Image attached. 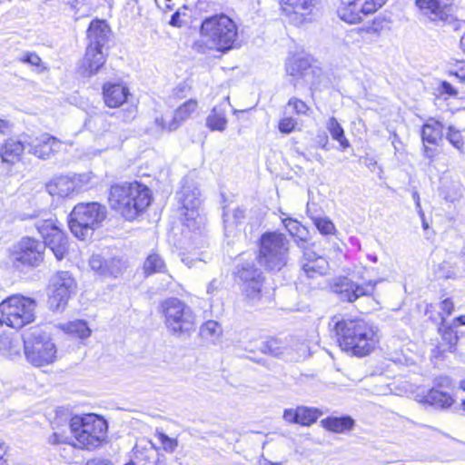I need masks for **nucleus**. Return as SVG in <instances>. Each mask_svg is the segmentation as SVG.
Returning a JSON list of instances; mask_svg holds the SVG:
<instances>
[{
  "label": "nucleus",
  "instance_id": "f257e3e1",
  "mask_svg": "<svg viewBox=\"0 0 465 465\" xmlns=\"http://www.w3.org/2000/svg\"><path fill=\"white\" fill-rule=\"evenodd\" d=\"M330 327L341 349L353 356L369 355L379 342L377 327L362 319L340 320L335 316Z\"/></svg>",
  "mask_w": 465,
  "mask_h": 465
},
{
  "label": "nucleus",
  "instance_id": "f03ea898",
  "mask_svg": "<svg viewBox=\"0 0 465 465\" xmlns=\"http://www.w3.org/2000/svg\"><path fill=\"white\" fill-rule=\"evenodd\" d=\"M200 36L193 47L201 53L214 51L226 54L236 47L239 28L233 19L225 14L205 17L200 26Z\"/></svg>",
  "mask_w": 465,
  "mask_h": 465
},
{
  "label": "nucleus",
  "instance_id": "7ed1b4c3",
  "mask_svg": "<svg viewBox=\"0 0 465 465\" xmlns=\"http://www.w3.org/2000/svg\"><path fill=\"white\" fill-rule=\"evenodd\" d=\"M109 204L128 221L134 220L150 205V189L137 182L113 184L109 191Z\"/></svg>",
  "mask_w": 465,
  "mask_h": 465
},
{
  "label": "nucleus",
  "instance_id": "20e7f679",
  "mask_svg": "<svg viewBox=\"0 0 465 465\" xmlns=\"http://www.w3.org/2000/svg\"><path fill=\"white\" fill-rule=\"evenodd\" d=\"M70 429L75 440L72 445L80 449L94 450L104 440L107 422L94 413L75 415L70 420Z\"/></svg>",
  "mask_w": 465,
  "mask_h": 465
},
{
  "label": "nucleus",
  "instance_id": "39448f33",
  "mask_svg": "<svg viewBox=\"0 0 465 465\" xmlns=\"http://www.w3.org/2000/svg\"><path fill=\"white\" fill-rule=\"evenodd\" d=\"M167 331L176 337L190 335L195 329V314L192 308L178 298H167L160 304Z\"/></svg>",
  "mask_w": 465,
  "mask_h": 465
},
{
  "label": "nucleus",
  "instance_id": "423d86ee",
  "mask_svg": "<svg viewBox=\"0 0 465 465\" xmlns=\"http://www.w3.org/2000/svg\"><path fill=\"white\" fill-rule=\"evenodd\" d=\"M106 208L96 202L76 204L68 217L72 233L82 240L90 237L106 218Z\"/></svg>",
  "mask_w": 465,
  "mask_h": 465
},
{
  "label": "nucleus",
  "instance_id": "0eeeda50",
  "mask_svg": "<svg viewBox=\"0 0 465 465\" xmlns=\"http://www.w3.org/2000/svg\"><path fill=\"white\" fill-rule=\"evenodd\" d=\"M36 302L29 297L14 295L0 303V322L20 329L35 321Z\"/></svg>",
  "mask_w": 465,
  "mask_h": 465
},
{
  "label": "nucleus",
  "instance_id": "6e6552de",
  "mask_svg": "<svg viewBox=\"0 0 465 465\" xmlns=\"http://www.w3.org/2000/svg\"><path fill=\"white\" fill-rule=\"evenodd\" d=\"M260 263L269 270H281L286 265L289 254V241L281 232H265L260 240Z\"/></svg>",
  "mask_w": 465,
  "mask_h": 465
},
{
  "label": "nucleus",
  "instance_id": "1a4fd4ad",
  "mask_svg": "<svg viewBox=\"0 0 465 465\" xmlns=\"http://www.w3.org/2000/svg\"><path fill=\"white\" fill-rule=\"evenodd\" d=\"M45 244L32 237H24L10 250V261L23 271L38 267L44 262Z\"/></svg>",
  "mask_w": 465,
  "mask_h": 465
},
{
  "label": "nucleus",
  "instance_id": "9d476101",
  "mask_svg": "<svg viewBox=\"0 0 465 465\" xmlns=\"http://www.w3.org/2000/svg\"><path fill=\"white\" fill-rule=\"evenodd\" d=\"M255 255H250L247 260H242L235 266L234 275L242 282V291L245 298L252 304L262 297V273L256 267Z\"/></svg>",
  "mask_w": 465,
  "mask_h": 465
},
{
  "label": "nucleus",
  "instance_id": "9b49d317",
  "mask_svg": "<svg viewBox=\"0 0 465 465\" xmlns=\"http://www.w3.org/2000/svg\"><path fill=\"white\" fill-rule=\"evenodd\" d=\"M285 70L291 77L290 82L296 89L313 87L321 82V69L312 66L310 59L303 55L295 54L289 57L285 63Z\"/></svg>",
  "mask_w": 465,
  "mask_h": 465
},
{
  "label": "nucleus",
  "instance_id": "f8f14e48",
  "mask_svg": "<svg viewBox=\"0 0 465 465\" xmlns=\"http://www.w3.org/2000/svg\"><path fill=\"white\" fill-rule=\"evenodd\" d=\"M35 228L42 235L45 248L48 247L57 260L64 258L68 251V240L65 234L51 218L36 221Z\"/></svg>",
  "mask_w": 465,
  "mask_h": 465
},
{
  "label": "nucleus",
  "instance_id": "ddd939ff",
  "mask_svg": "<svg viewBox=\"0 0 465 465\" xmlns=\"http://www.w3.org/2000/svg\"><path fill=\"white\" fill-rule=\"evenodd\" d=\"M376 283L375 281L371 280L365 282H359L343 276L333 280L331 290L337 294L341 301L354 302L362 296H371L374 292Z\"/></svg>",
  "mask_w": 465,
  "mask_h": 465
},
{
  "label": "nucleus",
  "instance_id": "4468645a",
  "mask_svg": "<svg viewBox=\"0 0 465 465\" xmlns=\"http://www.w3.org/2000/svg\"><path fill=\"white\" fill-rule=\"evenodd\" d=\"M75 288V281L68 272H57L51 279L48 299L50 308L53 311L64 309Z\"/></svg>",
  "mask_w": 465,
  "mask_h": 465
},
{
  "label": "nucleus",
  "instance_id": "2eb2a0df",
  "mask_svg": "<svg viewBox=\"0 0 465 465\" xmlns=\"http://www.w3.org/2000/svg\"><path fill=\"white\" fill-rule=\"evenodd\" d=\"M182 189L177 193L178 200L182 203V215L186 221H196L200 217L199 208L202 203L200 191L193 180L183 178Z\"/></svg>",
  "mask_w": 465,
  "mask_h": 465
},
{
  "label": "nucleus",
  "instance_id": "dca6fc26",
  "mask_svg": "<svg viewBox=\"0 0 465 465\" xmlns=\"http://www.w3.org/2000/svg\"><path fill=\"white\" fill-rule=\"evenodd\" d=\"M415 4L432 22L451 24L456 21L451 0H415Z\"/></svg>",
  "mask_w": 465,
  "mask_h": 465
},
{
  "label": "nucleus",
  "instance_id": "f3484780",
  "mask_svg": "<svg viewBox=\"0 0 465 465\" xmlns=\"http://www.w3.org/2000/svg\"><path fill=\"white\" fill-rule=\"evenodd\" d=\"M25 354L27 361L36 367L51 364L56 358V348L53 341H25Z\"/></svg>",
  "mask_w": 465,
  "mask_h": 465
},
{
  "label": "nucleus",
  "instance_id": "a211bd4d",
  "mask_svg": "<svg viewBox=\"0 0 465 465\" xmlns=\"http://www.w3.org/2000/svg\"><path fill=\"white\" fill-rule=\"evenodd\" d=\"M61 143L55 137L44 134L27 142V152L39 159H49L59 150Z\"/></svg>",
  "mask_w": 465,
  "mask_h": 465
},
{
  "label": "nucleus",
  "instance_id": "6ab92c4d",
  "mask_svg": "<svg viewBox=\"0 0 465 465\" xmlns=\"http://www.w3.org/2000/svg\"><path fill=\"white\" fill-rule=\"evenodd\" d=\"M112 31L104 20H93L87 29V46L107 50Z\"/></svg>",
  "mask_w": 465,
  "mask_h": 465
},
{
  "label": "nucleus",
  "instance_id": "aec40b11",
  "mask_svg": "<svg viewBox=\"0 0 465 465\" xmlns=\"http://www.w3.org/2000/svg\"><path fill=\"white\" fill-rule=\"evenodd\" d=\"M322 415L316 408L299 406L295 409H286L283 412V419L290 423L310 426L314 423Z\"/></svg>",
  "mask_w": 465,
  "mask_h": 465
},
{
  "label": "nucleus",
  "instance_id": "412c9836",
  "mask_svg": "<svg viewBox=\"0 0 465 465\" xmlns=\"http://www.w3.org/2000/svg\"><path fill=\"white\" fill-rule=\"evenodd\" d=\"M302 267L309 278H314L326 272L328 262L324 257L318 255L313 250L307 248L303 252Z\"/></svg>",
  "mask_w": 465,
  "mask_h": 465
},
{
  "label": "nucleus",
  "instance_id": "4be33fe9",
  "mask_svg": "<svg viewBox=\"0 0 465 465\" xmlns=\"http://www.w3.org/2000/svg\"><path fill=\"white\" fill-rule=\"evenodd\" d=\"M130 94L128 87L114 83H105L103 86V96L107 106L115 108L123 105Z\"/></svg>",
  "mask_w": 465,
  "mask_h": 465
},
{
  "label": "nucleus",
  "instance_id": "5701e85b",
  "mask_svg": "<svg viewBox=\"0 0 465 465\" xmlns=\"http://www.w3.org/2000/svg\"><path fill=\"white\" fill-rule=\"evenodd\" d=\"M197 108V102L195 100H188L184 104H183L173 114L172 121L169 123L168 126L165 124L164 119L162 117L161 119L156 118L155 122L158 125H160L163 129H167L168 131L176 130L180 124L190 117L192 113H193Z\"/></svg>",
  "mask_w": 465,
  "mask_h": 465
},
{
  "label": "nucleus",
  "instance_id": "b1692460",
  "mask_svg": "<svg viewBox=\"0 0 465 465\" xmlns=\"http://www.w3.org/2000/svg\"><path fill=\"white\" fill-rule=\"evenodd\" d=\"M230 106L229 97L214 106L206 118L205 125L211 131L223 132L227 126L226 110Z\"/></svg>",
  "mask_w": 465,
  "mask_h": 465
},
{
  "label": "nucleus",
  "instance_id": "393cba45",
  "mask_svg": "<svg viewBox=\"0 0 465 465\" xmlns=\"http://www.w3.org/2000/svg\"><path fill=\"white\" fill-rule=\"evenodd\" d=\"M25 149H27V142H21L15 138L5 140L0 150L2 162L15 164L20 160Z\"/></svg>",
  "mask_w": 465,
  "mask_h": 465
},
{
  "label": "nucleus",
  "instance_id": "a878e982",
  "mask_svg": "<svg viewBox=\"0 0 465 465\" xmlns=\"http://www.w3.org/2000/svg\"><path fill=\"white\" fill-rule=\"evenodd\" d=\"M106 51L103 49L86 47L85 54L83 61V68L84 74L92 75L96 74L106 61Z\"/></svg>",
  "mask_w": 465,
  "mask_h": 465
},
{
  "label": "nucleus",
  "instance_id": "bb28decb",
  "mask_svg": "<svg viewBox=\"0 0 465 465\" xmlns=\"http://www.w3.org/2000/svg\"><path fill=\"white\" fill-rule=\"evenodd\" d=\"M74 183L72 177L60 175L48 182L45 188L48 193L53 196L67 197L76 192Z\"/></svg>",
  "mask_w": 465,
  "mask_h": 465
},
{
  "label": "nucleus",
  "instance_id": "cd10ccee",
  "mask_svg": "<svg viewBox=\"0 0 465 465\" xmlns=\"http://www.w3.org/2000/svg\"><path fill=\"white\" fill-rule=\"evenodd\" d=\"M338 14L341 20L349 24L359 23L365 15L361 0H353L342 5L339 7Z\"/></svg>",
  "mask_w": 465,
  "mask_h": 465
},
{
  "label": "nucleus",
  "instance_id": "c85d7f7f",
  "mask_svg": "<svg viewBox=\"0 0 465 465\" xmlns=\"http://www.w3.org/2000/svg\"><path fill=\"white\" fill-rule=\"evenodd\" d=\"M423 402L437 409L446 410L454 403V399L449 392L432 388L423 396Z\"/></svg>",
  "mask_w": 465,
  "mask_h": 465
},
{
  "label": "nucleus",
  "instance_id": "c756f323",
  "mask_svg": "<svg viewBox=\"0 0 465 465\" xmlns=\"http://www.w3.org/2000/svg\"><path fill=\"white\" fill-rule=\"evenodd\" d=\"M315 0H281L282 11L286 15H300L301 17L311 13Z\"/></svg>",
  "mask_w": 465,
  "mask_h": 465
},
{
  "label": "nucleus",
  "instance_id": "7c9ffc66",
  "mask_svg": "<svg viewBox=\"0 0 465 465\" xmlns=\"http://www.w3.org/2000/svg\"><path fill=\"white\" fill-rule=\"evenodd\" d=\"M443 135V125L440 122L430 119L421 128V139L423 144L437 145Z\"/></svg>",
  "mask_w": 465,
  "mask_h": 465
},
{
  "label": "nucleus",
  "instance_id": "2f4dec72",
  "mask_svg": "<svg viewBox=\"0 0 465 465\" xmlns=\"http://www.w3.org/2000/svg\"><path fill=\"white\" fill-rule=\"evenodd\" d=\"M321 425L331 432L343 433L352 430L354 420L350 416L327 417L321 420Z\"/></svg>",
  "mask_w": 465,
  "mask_h": 465
},
{
  "label": "nucleus",
  "instance_id": "473e14b6",
  "mask_svg": "<svg viewBox=\"0 0 465 465\" xmlns=\"http://www.w3.org/2000/svg\"><path fill=\"white\" fill-rule=\"evenodd\" d=\"M326 128L331 138L339 143L341 151L344 152L351 146L349 140L345 136L343 128L335 117L329 118L326 123Z\"/></svg>",
  "mask_w": 465,
  "mask_h": 465
},
{
  "label": "nucleus",
  "instance_id": "72a5a7b5",
  "mask_svg": "<svg viewBox=\"0 0 465 465\" xmlns=\"http://www.w3.org/2000/svg\"><path fill=\"white\" fill-rule=\"evenodd\" d=\"M245 217V210L241 207L230 208L229 206L223 207V218L224 229L226 232H232V229Z\"/></svg>",
  "mask_w": 465,
  "mask_h": 465
},
{
  "label": "nucleus",
  "instance_id": "f704fd0d",
  "mask_svg": "<svg viewBox=\"0 0 465 465\" xmlns=\"http://www.w3.org/2000/svg\"><path fill=\"white\" fill-rule=\"evenodd\" d=\"M63 330L73 336L80 339H84L90 336L91 330L87 322L84 320H75L67 322L63 326Z\"/></svg>",
  "mask_w": 465,
  "mask_h": 465
},
{
  "label": "nucleus",
  "instance_id": "c9c22d12",
  "mask_svg": "<svg viewBox=\"0 0 465 465\" xmlns=\"http://www.w3.org/2000/svg\"><path fill=\"white\" fill-rule=\"evenodd\" d=\"M282 223L292 236L297 237L302 242H306L308 232L297 220L283 218Z\"/></svg>",
  "mask_w": 465,
  "mask_h": 465
},
{
  "label": "nucleus",
  "instance_id": "e433bc0d",
  "mask_svg": "<svg viewBox=\"0 0 465 465\" xmlns=\"http://www.w3.org/2000/svg\"><path fill=\"white\" fill-rule=\"evenodd\" d=\"M164 269L165 262L157 253L150 254L143 263L144 273L147 275L164 272Z\"/></svg>",
  "mask_w": 465,
  "mask_h": 465
},
{
  "label": "nucleus",
  "instance_id": "4c0bfd02",
  "mask_svg": "<svg viewBox=\"0 0 465 465\" xmlns=\"http://www.w3.org/2000/svg\"><path fill=\"white\" fill-rule=\"evenodd\" d=\"M125 268V262L116 257L105 260L104 268L103 269V276L117 277L122 274Z\"/></svg>",
  "mask_w": 465,
  "mask_h": 465
},
{
  "label": "nucleus",
  "instance_id": "58836bf2",
  "mask_svg": "<svg viewBox=\"0 0 465 465\" xmlns=\"http://www.w3.org/2000/svg\"><path fill=\"white\" fill-rule=\"evenodd\" d=\"M200 332L203 338L214 342L221 336L223 330L217 322L208 321L202 325Z\"/></svg>",
  "mask_w": 465,
  "mask_h": 465
},
{
  "label": "nucleus",
  "instance_id": "ea45409f",
  "mask_svg": "<svg viewBox=\"0 0 465 465\" xmlns=\"http://www.w3.org/2000/svg\"><path fill=\"white\" fill-rule=\"evenodd\" d=\"M260 351L264 354H270L273 357H281L284 354L285 347L282 345L281 341L277 339H270L261 344Z\"/></svg>",
  "mask_w": 465,
  "mask_h": 465
},
{
  "label": "nucleus",
  "instance_id": "a19ab883",
  "mask_svg": "<svg viewBox=\"0 0 465 465\" xmlns=\"http://www.w3.org/2000/svg\"><path fill=\"white\" fill-rule=\"evenodd\" d=\"M313 224L322 235L333 234L336 232L333 223L326 216L310 215Z\"/></svg>",
  "mask_w": 465,
  "mask_h": 465
},
{
  "label": "nucleus",
  "instance_id": "79ce46f5",
  "mask_svg": "<svg viewBox=\"0 0 465 465\" xmlns=\"http://www.w3.org/2000/svg\"><path fill=\"white\" fill-rule=\"evenodd\" d=\"M20 61L22 63L28 64H30L32 66H35L37 68V72L38 73H41V72H43L45 69L44 66H42V60H41V58L38 56L37 54H35L34 52H27V53H25L20 58Z\"/></svg>",
  "mask_w": 465,
  "mask_h": 465
},
{
  "label": "nucleus",
  "instance_id": "37998d69",
  "mask_svg": "<svg viewBox=\"0 0 465 465\" xmlns=\"http://www.w3.org/2000/svg\"><path fill=\"white\" fill-rule=\"evenodd\" d=\"M447 140L458 150H461L463 145V140L461 134L459 130L450 126L446 134Z\"/></svg>",
  "mask_w": 465,
  "mask_h": 465
},
{
  "label": "nucleus",
  "instance_id": "c03bdc74",
  "mask_svg": "<svg viewBox=\"0 0 465 465\" xmlns=\"http://www.w3.org/2000/svg\"><path fill=\"white\" fill-rule=\"evenodd\" d=\"M386 1L387 0H361L364 15H368L375 13L386 3Z\"/></svg>",
  "mask_w": 465,
  "mask_h": 465
},
{
  "label": "nucleus",
  "instance_id": "a18cd8bd",
  "mask_svg": "<svg viewBox=\"0 0 465 465\" xmlns=\"http://www.w3.org/2000/svg\"><path fill=\"white\" fill-rule=\"evenodd\" d=\"M442 340L449 344V351H451L452 349L456 346L459 338L454 330L451 327H448L445 328L442 332Z\"/></svg>",
  "mask_w": 465,
  "mask_h": 465
},
{
  "label": "nucleus",
  "instance_id": "49530a36",
  "mask_svg": "<svg viewBox=\"0 0 465 465\" xmlns=\"http://www.w3.org/2000/svg\"><path fill=\"white\" fill-rule=\"evenodd\" d=\"M72 178L75 182L76 192L85 190L91 182V175L88 173L75 174Z\"/></svg>",
  "mask_w": 465,
  "mask_h": 465
},
{
  "label": "nucleus",
  "instance_id": "de8ad7c7",
  "mask_svg": "<svg viewBox=\"0 0 465 465\" xmlns=\"http://www.w3.org/2000/svg\"><path fill=\"white\" fill-rule=\"evenodd\" d=\"M105 260L99 254H94L89 260V265L93 271L98 274L103 275V269L104 268Z\"/></svg>",
  "mask_w": 465,
  "mask_h": 465
},
{
  "label": "nucleus",
  "instance_id": "09e8293b",
  "mask_svg": "<svg viewBox=\"0 0 465 465\" xmlns=\"http://www.w3.org/2000/svg\"><path fill=\"white\" fill-rule=\"evenodd\" d=\"M288 106H292L298 114H306L310 109L303 101L295 97L289 100Z\"/></svg>",
  "mask_w": 465,
  "mask_h": 465
},
{
  "label": "nucleus",
  "instance_id": "8fccbe9b",
  "mask_svg": "<svg viewBox=\"0 0 465 465\" xmlns=\"http://www.w3.org/2000/svg\"><path fill=\"white\" fill-rule=\"evenodd\" d=\"M296 121L292 117H285L279 123V130L283 134H290L296 126Z\"/></svg>",
  "mask_w": 465,
  "mask_h": 465
},
{
  "label": "nucleus",
  "instance_id": "3c124183",
  "mask_svg": "<svg viewBox=\"0 0 465 465\" xmlns=\"http://www.w3.org/2000/svg\"><path fill=\"white\" fill-rule=\"evenodd\" d=\"M160 440L165 450L173 451L177 447V442L175 440L169 438L167 435L161 433Z\"/></svg>",
  "mask_w": 465,
  "mask_h": 465
},
{
  "label": "nucleus",
  "instance_id": "603ef678",
  "mask_svg": "<svg viewBox=\"0 0 465 465\" xmlns=\"http://www.w3.org/2000/svg\"><path fill=\"white\" fill-rule=\"evenodd\" d=\"M68 437H64L63 435H60L56 432H54L50 437H49V443L53 444V445H56V444H60V443H71L70 441H68Z\"/></svg>",
  "mask_w": 465,
  "mask_h": 465
},
{
  "label": "nucleus",
  "instance_id": "864d4df0",
  "mask_svg": "<svg viewBox=\"0 0 465 465\" xmlns=\"http://www.w3.org/2000/svg\"><path fill=\"white\" fill-rule=\"evenodd\" d=\"M440 308L446 313V316H449L454 310V304L450 299H445L441 302Z\"/></svg>",
  "mask_w": 465,
  "mask_h": 465
},
{
  "label": "nucleus",
  "instance_id": "5fc2aeb1",
  "mask_svg": "<svg viewBox=\"0 0 465 465\" xmlns=\"http://www.w3.org/2000/svg\"><path fill=\"white\" fill-rule=\"evenodd\" d=\"M181 15H182V13L180 10H177L176 12H174L171 16L169 24L172 26L181 27L183 24V22L181 20Z\"/></svg>",
  "mask_w": 465,
  "mask_h": 465
},
{
  "label": "nucleus",
  "instance_id": "6e6d98bb",
  "mask_svg": "<svg viewBox=\"0 0 465 465\" xmlns=\"http://www.w3.org/2000/svg\"><path fill=\"white\" fill-rule=\"evenodd\" d=\"M359 33L363 35V34H366V35H379V28L377 27H372V25L370 24V25H366L361 28H359Z\"/></svg>",
  "mask_w": 465,
  "mask_h": 465
},
{
  "label": "nucleus",
  "instance_id": "4d7b16f0",
  "mask_svg": "<svg viewBox=\"0 0 465 465\" xmlns=\"http://www.w3.org/2000/svg\"><path fill=\"white\" fill-rule=\"evenodd\" d=\"M220 282L217 279L212 280L207 285L206 292L209 295H213L220 288Z\"/></svg>",
  "mask_w": 465,
  "mask_h": 465
},
{
  "label": "nucleus",
  "instance_id": "13d9d810",
  "mask_svg": "<svg viewBox=\"0 0 465 465\" xmlns=\"http://www.w3.org/2000/svg\"><path fill=\"white\" fill-rule=\"evenodd\" d=\"M371 25H372V27H377L379 28V35L381 34V32L385 28L386 26V22L384 19L382 18H380V17H376L373 19V21L371 22Z\"/></svg>",
  "mask_w": 465,
  "mask_h": 465
},
{
  "label": "nucleus",
  "instance_id": "bf43d9fd",
  "mask_svg": "<svg viewBox=\"0 0 465 465\" xmlns=\"http://www.w3.org/2000/svg\"><path fill=\"white\" fill-rule=\"evenodd\" d=\"M423 155L428 159H432L435 155V150L429 147L427 143L423 144Z\"/></svg>",
  "mask_w": 465,
  "mask_h": 465
},
{
  "label": "nucleus",
  "instance_id": "052dcab7",
  "mask_svg": "<svg viewBox=\"0 0 465 465\" xmlns=\"http://www.w3.org/2000/svg\"><path fill=\"white\" fill-rule=\"evenodd\" d=\"M442 88H443L444 93H446L448 94H450V95L457 94V92L455 91L454 87L447 82H444L442 84Z\"/></svg>",
  "mask_w": 465,
  "mask_h": 465
},
{
  "label": "nucleus",
  "instance_id": "680f3d73",
  "mask_svg": "<svg viewBox=\"0 0 465 465\" xmlns=\"http://www.w3.org/2000/svg\"><path fill=\"white\" fill-rule=\"evenodd\" d=\"M85 465H113L112 462L108 460H92L88 461Z\"/></svg>",
  "mask_w": 465,
  "mask_h": 465
},
{
  "label": "nucleus",
  "instance_id": "e2e57ef3",
  "mask_svg": "<svg viewBox=\"0 0 465 465\" xmlns=\"http://www.w3.org/2000/svg\"><path fill=\"white\" fill-rule=\"evenodd\" d=\"M6 453V447L4 442H0V465H5L4 456Z\"/></svg>",
  "mask_w": 465,
  "mask_h": 465
},
{
  "label": "nucleus",
  "instance_id": "0e129e2a",
  "mask_svg": "<svg viewBox=\"0 0 465 465\" xmlns=\"http://www.w3.org/2000/svg\"><path fill=\"white\" fill-rule=\"evenodd\" d=\"M9 126V123L6 120L0 119V134H5Z\"/></svg>",
  "mask_w": 465,
  "mask_h": 465
},
{
  "label": "nucleus",
  "instance_id": "69168bd1",
  "mask_svg": "<svg viewBox=\"0 0 465 465\" xmlns=\"http://www.w3.org/2000/svg\"><path fill=\"white\" fill-rule=\"evenodd\" d=\"M457 77L461 79V81L465 82V64L462 65V67L455 73Z\"/></svg>",
  "mask_w": 465,
  "mask_h": 465
},
{
  "label": "nucleus",
  "instance_id": "338daca9",
  "mask_svg": "<svg viewBox=\"0 0 465 465\" xmlns=\"http://www.w3.org/2000/svg\"><path fill=\"white\" fill-rule=\"evenodd\" d=\"M127 116L124 118V121L134 118L136 114V109L134 107H131L127 112Z\"/></svg>",
  "mask_w": 465,
  "mask_h": 465
},
{
  "label": "nucleus",
  "instance_id": "774afa93",
  "mask_svg": "<svg viewBox=\"0 0 465 465\" xmlns=\"http://www.w3.org/2000/svg\"><path fill=\"white\" fill-rule=\"evenodd\" d=\"M454 322H456L458 325H465V315L456 317L454 319Z\"/></svg>",
  "mask_w": 465,
  "mask_h": 465
}]
</instances>
